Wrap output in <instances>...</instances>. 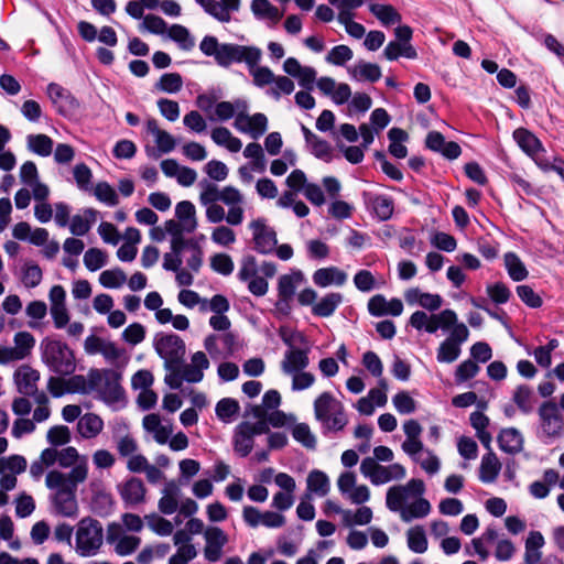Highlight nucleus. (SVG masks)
I'll return each instance as SVG.
<instances>
[{
    "label": "nucleus",
    "mask_w": 564,
    "mask_h": 564,
    "mask_svg": "<svg viewBox=\"0 0 564 564\" xmlns=\"http://www.w3.org/2000/svg\"><path fill=\"white\" fill-rule=\"evenodd\" d=\"M500 469L501 464L497 456L494 453H488L481 458L479 479L482 482H494L498 477Z\"/></svg>",
    "instance_id": "09e8293b"
},
{
    "label": "nucleus",
    "mask_w": 564,
    "mask_h": 564,
    "mask_svg": "<svg viewBox=\"0 0 564 564\" xmlns=\"http://www.w3.org/2000/svg\"><path fill=\"white\" fill-rule=\"evenodd\" d=\"M332 485L327 474L319 469H313L306 477V497H326Z\"/></svg>",
    "instance_id": "c85d7f7f"
},
{
    "label": "nucleus",
    "mask_w": 564,
    "mask_h": 564,
    "mask_svg": "<svg viewBox=\"0 0 564 564\" xmlns=\"http://www.w3.org/2000/svg\"><path fill=\"white\" fill-rule=\"evenodd\" d=\"M212 140L219 147L227 149L231 153H237L242 148V142L239 138L226 127H216L210 132Z\"/></svg>",
    "instance_id": "37998d69"
},
{
    "label": "nucleus",
    "mask_w": 564,
    "mask_h": 564,
    "mask_svg": "<svg viewBox=\"0 0 564 564\" xmlns=\"http://www.w3.org/2000/svg\"><path fill=\"white\" fill-rule=\"evenodd\" d=\"M107 542L113 545L119 556L132 554L141 544V539L134 534H128L119 523H111L107 529Z\"/></svg>",
    "instance_id": "2eb2a0df"
},
{
    "label": "nucleus",
    "mask_w": 564,
    "mask_h": 564,
    "mask_svg": "<svg viewBox=\"0 0 564 564\" xmlns=\"http://www.w3.org/2000/svg\"><path fill=\"white\" fill-rule=\"evenodd\" d=\"M40 378V372L28 364L20 365L12 376L17 391L25 397L36 393Z\"/></svg>",
    "instance_id": "4be33fe9"
},
{
    "label": "nucleus",
    "mask_w": 564,
    "mask_h": 564,
    "mask_svg": "<svg viewBox=\"0 0 564 564\" xmlns=\"http://www.w3.org/2000/svg\"><path fill=\"white\" fill-rule=\"evenodd\" d=\"M104 420L96 413L82 415L77 422V433L84 440L97 437L104 430Z\"/></svg>",
    "instance_id": "f704fd0d"
},
{
    "label": "nucleus",
    "mask_w": 564,
    "mask_h": 564,
    "mask_svg": "<svg viewBox=\"0 0 564 564\" xmlns=\"http://www.w3.org/2000/svg\"><path fill=\"white\" fill-rule=\"evenodd\" d=\"M42 275L41 268L32 261H26L21 268V281L25 288L37 286L42 281Z\"/></svg>",
    "instance_id": "e2e57ef3"
},
{
    "label": "nucleus",
    "mask_w": 564,
    "mask_h": 564,
    "mask_svg": "<svg viewBox=\"0 0 564 564\" xmlns=\"http://www.w3.org/2000/svg\"><path fill=\"white\" fill-rule=\"evenodd\" d=\"M26 142L29 150L40 156H48L53 151V140L46 134H30Z\"/></svg>",
    "instance_id": "13d9d810"
},
{
    "label": "nucleus",
    "mask_w": 564,
    "mask_h": 564,
    "mask_svg": "<svg viewBox=\"0 0 564 564\" xmlns=\"http://www.w3.org/2000/svg\"><path fill=\"white\" fill-rule=\"evenodd\" d=\"M84 350L87 355H101L107 362L113 364L120 359L124 350L118 347L113 341L90 335L84 341Z\"/></svg>",
    "instance_id": "412c9836"
},
{
    "label": "nucleus",
    "mask_w": 564,
    "mask_h": 564,
    "mask_svg": "<svg viewBox=\"0 0 564 564\" xmlns=\"http://www.w3.org/2000/svg\"><path fill=\"white\" fill-rule=\"evenodd\" d=\"M209 360L205 352L196 351L191 358V362L185 365L183 370V378L191 383L200 382L204 378V370L208 369Z\"/></svg>",
    "instance_id": "7c9ffc66"
},
{
    "label": "nucleus",
    "mask_w": 564,
    "mask_h": 564,
    "mask_svg": "<svg viewBox=\"0 0 564 564\" xmlns=\"http://www.w3.org/2000/svg\"><path fill=\"white\" fill-rule=\"evenodd\" d=\"M144 521L150 530L161 536H167L173 532L172 522L156 513L145 516Z\"/></svg>",
    "instance_id": "338daca9"
},
{
    "label": "nucleus",
    "mask_w": 564,
    "mask_h": 564,
    "mask_svg": "<svg viewBox=\"0 0 564 564\" xmlns=\"http://www.w3.org/2000/svg\"><path fill=\"white\" fill-rule=\"evenodd\" d=\"M98 281L106 289H120L127 283V274L120 268H112L102 271Z\"/></svg>",
    "instance_id": "bf43d9fd"
},
{
    "label": "nucleus",
    "mask_w": 564,
    "mask_h": 564,
    "mask_svg": "<svg viewBox=\"0 0 564 564\" xmlns=\"http://www.w3.org/2000/svg\"><path fill=\"white\" fill-rule=\"evenodd\" d=\"M371 13L386 26L399 23L400 13L390 4L373 3L369 7Z\"/></svg>",
    "instance_id": "6e6d98bb"
},
{
    "label": "nucleus",
    "mask_w": 564,
    "mask_h": 564,
    "mask_svg": "<svg viewBox=\"0 0 564 564\" xmlns=\"http://www.w3.org/2000/svg\"><path fill=\"white\" fill-rule=\"evenodd\" d=\"M26 459L21 455H10L0 458V474L20 475L26 469Z\"/></svg>",
    "instance_id": "0e129e2a"
},
{
    "label": "nucleus",
    "mask_w": 564,
    "mask_h": 564,
    "mask_svg": "<svg viewBox=\"0 0 564 564\" xmlns=\"http://www.w3.org/2000/svg\"><path fill=\"white\" fill-rule=\"evenodd\" d=\"M42 360L54 372L66 376L76 369V360L73 350L67 344L52 338H45L41 343Z\"/></svg>",
    "instance_id": "423d86ee"
},
{
    "label": "nucleus",
    "mask_w": 564,
    "mask_h": 564,
    "mask_svg": "<svg viewBox=\"0 0 564 564\" xmlns=\"http://www.w3.org/2000/svg\"><path fill=\"white\" fill-rule=\"evenodd\" d=\"M426 147L435 152H440L443 156L454 160L460 155L462 149L458 143L454 141H446L444 135L438 131L429 132Z\"/></svg>",
    "instance_id": "a878e982"
},
{
    "label": "nucleus",
    "mask_w": 564,
    "mask_h": 564,
    "mask_svg": "<svg viewBox=\"0 0 564 564\" xmlns=\"http://www.w3.org/2000/svg\"><path fill=\"white\" fill-rule=\"evenodd\" d=\"M98 212L94 208H85L69 220V230L75 236L86 235L96 223Z\"/></svg>",
    "instance_id": "ea45409f"
},
{
    "label": "nucleus",
    "mask_w": 564,
    "mask_h": 564,
    "mask_svg": "<svg viewBox=\"0 0 564 564\" xmlns=\"http://www.w3.org/2000/svg\"><path fill=\"white\" fill-rule=\"evenodd\" d=\"M199 50L204 55L213 56L221 67H229L235 63L234 43H219L215 36L207 35L202 40Z\"/></svg>",
    "instance_id": "dca6fc26"
},
{
    "label": "nucleus",
    "mask_w": 564,
    "mask_h": 564,
    "mask_svg": "<svg viewBox=\"0 0 564 564\" xmlns=\"http://www.w3.org/2000/svg\"><path fill=\"white\" fill-rule=\"evenodd\" d=\"M175 216L180 221L182 230L192 232L196 229V209L189 200H182L175 206Z\"/></svg>",
    "instance_id": "c03bdc74"
},
{
    "label": "nucleus",
    "mask_w": 564,
    "mask_h": 564,
    "mask_svg": "<svg viewBox=\"0 0 564 564\" xmlns=\"http://www.w3.org/2000/svg\"><path fill=\"white\" fill-rule=\"evenodd\" d=\"M180 496V487L174 481L167 482L162 490V497L158 503L159 510L164 514L174 513L178 508Z\"/></svg>",
    "instance_id": "a19ab883"
},
{
    "label": "nucleus",
    "mask_w": 564,
    "mask_h": 564,
    "mask_svg": "<svg viewBox=\"0 0 564 564\" xmlns=\"http://www.w3.org/2000/svg\"><path fill=\"white\" fill-rule=\"evenodd\" d=\"M498 443L501 451L509 454H516L521 452L523 448V436L519 430L514 427H507L500 432Z\"/></svg>",
    "instance_id": "79ce46f5"
},
{
    "label": "nucleus",
    "mask_w": 564,
    "mask_h": 564,
    "mask_svg": "<svg viewBox=\"0 0 564 564\" xmlns=\"http://www.w3.org/2000/svg\"><path fill=\"white\" fill-rule=\"evenodd\" d=\"M513 139L518 145L529 155L533 156L542 150L539 139L527 129H517L513 132Z\"/></svg>",
    "instance_id": "8fccbe9b"
},
{
    "label": "nucleus",
    "mask_w": 564,
    "mask_h": 564,
    "mask_svg": "<svg viewBox=\"0 0 564 564\" xmlns=\"http://www.w3.org/2000/svg\"><path fill=\"white\" fill-rule=\"evenodd\" d=\"M250 10L258 20L265 21L270 24H276L283 17V12L269 0H252Z\"/></svg>",
    "instance_id": "4c0bfd02"
},
{
    "label": "nucleus",
    "mask_w": 564,
    "mask_h": 564,
    "mask_svg": "<svg viewBox=\"0 0 564 564\" xmlns=\"http://www.w3.org/2000/svg\"><path fill=\"white\" fill-rule=\"evenodd\" d=\"M46 440L53 447L64 446L72 440L70 430L66 425L52 426L46 433Z\"/></svg>",
    "instance_id": "774afa93"
},
{
    "label": "nucleus",
    "mask_w": 564,
    "mask_h": 564,
    "mask_svg": "<svg viewBox=\"0 0 564 564\" xmlns=\"http://www.w3.org/2000/svg\"><path fill=\"white\" fill-rule=\"evenodd\" d=\"M104 543L101 523L90 517L83 518L76 524L75 552L82 557L95 556Z\"/></svg>",
    "instance_id": "39448f33"
},
{
    "label": "nucleus",
    "mask_w": 564,
    "mask_h": 564,
    "mask_svg": "<svg viewBox=\"0 0 564 564\" xmlns=\"http://www.w3.org/2000/svg\"><path fill=\"white\" fill-rule=\"evenodd\" d=\"M368 310L373 316H400L403 312V303L399 299L387 300L383 295L377 294L369 300Z\"/></svg>",
    "instance_id": "393cba45"
},
{
    "label": "nucleus",
    "mask_w": 564,
    "mask_h": 564,
    "mask_svg": "<svg viewBox=\"0 0 564 564\" xmlns=\"http://www.w3.org/2000/svg\"><path fill=\"white\" fill-rule=\"evenodd\" d=\"M154 349L164 360V369L180 367L185 355V344L175 334L158 335L154 339Z\"/></svg>",
    "instance_id": "9b49d317"
},
{
    "label": "nucleus",
    "mask_w": 564,
    "mask_h": 564,
    "mask_svg": "<svg viewBox=\"0 0 564 564\" xmlns=\"http://www.w3.org/2000/svg\"><path fill=\"white\" fill-rule=\"evenodd\" d=\"M249 422L239 424L235 433V451L240 456H247L253 447V435L250 432Z\"/></svg>",
    "instance_id": "49530a36"
},
{
    "label": "nucleus",
    "mask_w": 564,
    "mask_h": 564,
    "mask_svg": "<svg viewBox=\"0 0 564 564\" xmlns=\"http://www.w3.org/2000/svg\"><path fill=\"white\" fill-rule=\"evenodd\" d=\"M204 556L208 562H217L223 556V549L228 543V535L218 527H209L204 531Z\"/></svg>",
    "instance_id": "5701e85b"
},
{
    "label": "nucleus",
    "mask_w": 564,
    "mask_h": 564,
    "mask_svg": "<svg viewBox=\"0 0 564 564\" xmlns=\"http://www.w3.org/2000/svg\"><path fill=\"white\" fill-rule=\"evenodd\" d=\"M348 74L351 79L357 82L368 80L375 83L381 77V68L375 63L359 61L352 66L348 67Z\"/></svg>",
    "instance_id": "58836bf2"
},
{
    "label": "nucleus",
    "mask_w": 564,
    "mask_h": 564,
    "mask_svg": "<svg viewBox=\"0 0 564 564\" xmlns=\"http://www.w3.org/2000/svg\"><path fill=\"white\" fill-rule=\"evenodd\" d=\"M121 373L113 369H90L91 393H95L96 399L113 411H119L127 404V397L121 386Z\"/></svg>",
    "instance_id": "7ed1b4c3"
},
{
    "label": "nucleus",
    "mask_w": 564,
    "mask_h": 564,
    "mask_svg": "<svg viewBox=\"0 0 564 564\" xmlns=\"http://www.w3.org/2000/svg\"><path fill=\"white\" fill-rule=\"evenodd\" d=\"M372 518V510L367 506H361L356 510L347 509L343 512V525L347 528L367 525L371 522Z\"/></svg>",
    "instance_id": "de8ad7c7"
},
{
    "label": "nucleus",
    "mask_w": 564,
    "mask_h": 564,
    "mask_svg": "<svg viewBox=\"0 0 564 564\" xmlns=\"http://www.w3.org/2000/svg\"><path fill=\"white\" fill-rule=\"evenodd\" d=\"M343 302L340 293H328L316 302L312 307V313L319 317L332 316Z\"/></svg>",
    "instance_id": "a18cd8bd"
},
{
    "label": "nucleus",
    "mask_w": 564,
    "mask_h": 564,
    "mask_svg": "<svg viewBox=\"0 0 564 564\" xmlns=\"http://www.w3.org/2000/svg\"><path fill=\"white\" fill-rule=\"evenodd\" d=\"M204 10L223 23L231 20V13L240 10V0H196Z\"/></svg>",
    "instance_id": "b1692460"
},
{
    "label": "nucleus",
    "mask_w": 564,
    "mask_h": 564,
    "mask_svg": "<svg viewBox=\"0 0 564 564\" xmlns=\"http://www.w3.org/2000/svg\"><path fill=\"white\" fill-rule=\"evenodd\" d=\"M147 131L153 137V141L158 151L162 153H170L176 147V140L167 131L161 129L155 119L147 121Z\"/></svg>",
    "instance_id": "c9c22d12"
},
{
    "label": "nucleus",
    "mask_w": 564,
    "mask_h": 564,
    "mask_svg": "<svg viewBox=\"0 0 564 564\" xmlns=\"http://www.w3.org/2000/svg\"><path fill=\"white\" fill-rule=\"evenodd\" d=\"M84 482L66 479L61 470H50L45 476V486L51 491L52 512L65 518H76L79 511L76 496L77 487Z\"/></svg>",
    "instance_id": "f03ea898"
},
{
    "label": "nucleus",
    "mask_w": 564,
    "mask_h": 564,
    "mask_svg": "<svg viewBox=\"0 0 564 564\" xmlns=\"http://www.w3.org/2000/svg\"><path fill=\"white\" fill-rule=\"evenodd\" d=\"M540 426L547 437H560L564 432V419L557 405L553 402H544L539 408Z\"/></svg>",
    "instance_id": "a211bd4d"
},
{
    "label": "nucleus",
    "mask_w": 564,
    "mask_h": 564,
    "mask_svg": "<svg viewBox=\"0 0 564 564\" xmlns=\"http://www.w3.org/2000/svg\"><path fill=\"white\" fill-rule=\"evenodd\" d=\"M249 110V104L245 99H236L230 101H220L215 105L213 113H209L210 120L227 121L243 111Z\"/></svg>",
    "instance_id": "c756f323"
},
{
    "label": "nucleus",
    "mask_w": 564,
    "mask_h": 564,
    "mask_svg": "<svg viewBox=\"0 0 564 564\" xmlns=\"http://www.w3.org/2000/svg\"><path fill=\"white\" fill-rule=\"evenodd\" d=\"M243 156L251 160L250 169L262 173L265 170V156L262 147L257 142H251L243 149Z\"/></svg>",
    "instance_id": "4d7b16f0"
},
{
    "label": "nucleus",
    "mask_w": 564,
    "mask_h": 564,
    "mask_svg": "<svg viewBox=\"0 0 564 564\" xmlns=\"http://www.w3.org/2000/svg\"><path fill=\"white\" fill-rule=\"evenodd\" d=\"M35 337L26 330H20L13 336V346H3L4 365L29 358L35 347Z\"/></svg>",
    "instance_id": "f3484780"
},
{
    "label": "nucleus",
    "mask_w": 564,
    "mask_h": 564,
    "mask_svg": "<svg viewBox=\"0 0 564 564\" xmlns=\"http://www.w3.org/2000/svg\"><path fill=\"white\" fill-rule=\"evenodd\" d=\"M409 324L416 330H425L429 334H434L438 329L452 330L462 323L458 322V316L453 310L446 308L433 314H427L424 311H415L410 316Z\"/></svg>",
    "instance_id": "1a4fd4ad"
},
{
    "label": "nucleus",
    "mask_w": 564,
    "mask_h": 564,
    "mask_svg": "<svg viewBox=\"0 0 564 564\" xmlns=\"http://www.w3.org/2000/svg\"><path fill=\"white\" fill-rule=\"evenodd\" d=\"M268 123L269 120L264 113L257 112L249 115L248 110H243L237 116L234 127L237 131L257 140L265 133Z\"/></svg>",
    "instance_id": "aec40b11"
},
{
    "label": "nucleus",
    "mask_w": 564,
    "mask_h": 564,
    "mask_svg": "<svg viewBox=\"0 0 564 564\" xmlns=\"http://www.w3.org/2000/svg\"><path fill=\"white\" fill-rule=\"evenodd\" d=\"M360 473L375 486L402 480L406 476V470L403 465L399 463L381 465L371 457H366L361 460Z\"/></svg>",
    "instance_id": "9d476101"
},
{
    "label": "nucleus",
    "mask_w": 564,
    "mask_h": 564,
    "mask_svg": "<svg viewBox=\"0 0 564 564\" xmlns=\"http://www.w3.org/2000/svg\"><path fill=\"white\" fill-rule=\"evenodd\" d=\"M308 364V347L292 348L285 351L281 361V370L289 376L293 372L304 370Z\"/></svg>",
    "instance_id": "cd10ccee"
},
{
    "label": "nucleus",
    "mask_w": 564,
    "mask_h": 564,
    "mask_svg": "<svg viewBox=\"0 0 564 564\" xmlns=\"http://www.w3.org/2000/svg\"><path fill=\"white\" fill-rule=\"evenodd\" d=\"M383 56L388 61H395L401 56L409 59H414L417 57V53L413 45H408L406 43H401L397 41H390L383 50Z\"/></svg>",
    "instance_id": "864d4df0"
},
{
    "label": "nucleus",
    "mask_w": 564,
    "mask_h": 564,
    "mask_svg": "<svg viewBox=\"0 0 564 564\" xmlns=\"http://www.w3.org/2000/svg\"><path fill=\"white\" fill-rule=\"evenodd\" d=\"M142 426L159 444H166L173 432L172 425L163 424L161 417L155 413L145 415L142 420Z\"/></svg>",
    "instance_id": "bb28decb"
},
{
    "label": "nucleus",
    "mask_w": 564,
    "mask_h": 564,
    "mask_svg": "<svg viewBox=\"0 0 564 564\" xmlns=\"http://www.w3.org/2000/svg\"><path fill=\"white\" fill-rule=\"evenodd\" d=\"M304 273L299 269H292L282 274L278 280V296L294 297L296 290L305 283Z\"/></svg>",
    "instance_id": "72a5a7b5"
},
{
    "label": "nucleus",
    "mask_w": 564,
    "mask_h": 564,
    "mask_svg": "<svg viewBox=\"0 0 564 564\" xmlns=\"http://www.w3.org/2000/svg\"><path fill=\"white\" fill-rule=\"evenodd\" d=\"M235 63H245L248 69L262 58V50L254 45L235 44Z\"/></svg>",
    "instance_id": "3c124183"
},
{
    "label": "nucleus",
    "mask_w": 564,
    "mask_h": 564,
    "mask_svg": "<svg viewBox=\"0 0 564 564\" xmlns=\"http://www.w3.org/2000/svg\"><path fill=\"white\" fill-rule=\"evenodd\" d=\"M252 236L253 248L261 254L272 253L278 245L275 230L268 225L267 219L259 217L248 224Z\"/></svg>",
    "instance_id": "4468645a"
},
{
    "label": "nucleus",
    "mask_w": 564,
    "mask_h": 564,
    "mask_svg": "<svg viewBox=\"0 0 564 564\" xmlns=\"http://www.w3.org/2000/svg\"><path fill=\"white\" fill-rule=\"evenodd\" d=\"M46 94L55 107V109L64 117H74L78 109V100L65 88L58 84L51 83L47 85Z\"/></svg>",
    "instance_id": "6ab92c4d"
},
{
    "label": "nucleus",
    "mask_w": 564,
    "mask_h": 564,
    "mask_svg": "<svg viewBox=\"0 0 564 564\" xmlns=\"http://www.w3.org/2000/svg\"><path fill=\"white\" fill-rule=\"evenodd\" d=\"M505 267L513 281H523L528 278L529 271L524 263L514 252H507L503 257Z\"/></svg>",
    "instance_id": "5fc2aeb1"
},
{
    "label": "nucleus",
    "mask_w": 564,
    "mask_h": 564,
    "mask_svg": "<svg viewBox=\"0 0 564 564\" xmlns=\"http://www.w3.org/2000/svg\"><path fill=\"white\" fill-rule=\"evenodd\" d=\"M252 77V84L258 88L269 87L267 94L274 100H279L283 95H291L295 85L294 82L284 75H275L268 66L254 64L249 69Z\"/></svg>",
    "instance_id": "6e6552de"
},
{
    "label": "nucleus",
    "mask_w": 564,
    "mask_h": 564,
    "mask_svg": "<svg viewBox=\"0 0 564 564\" xmlns=\"http://www.w3.org/2000/svg\"><path fill=\"white\" fill-rule=\"evenodd\" d=\"M469 329L465 324L457 325L449 335L441 341L436 350L440 364H453L462 354V345L468 340Z\"/></svg>",
    "instance_id": "f8f14e48"
},
{
    "label": "nucleus",
    "mask_w": 564,
    "mask_h": 564,
    "mask_svg": "<svg viewBox=\"0 0 564 564\" xmlns=\"http://www.w3.org/2000/svg\"><path fill=\"white\" fill-rule=\"evenodd\" d=\"M122 500L130 506L142 503L145 499L147 489L142 480L130 478L118 486Z\"/></svg>",
    "instance_id": "2f4dec72"
},
{
    "label": "nucleus",
    "mask_w": 564,
    "mask_h": 564,
    "mask_svg": "<svg viewBox=\"0 0 564 564\" xmlns=\"http://www.w3.org/2000/svg\"><path fill=\"white\" fill-rule=\"evenodd\" d=\"M424 490V482L416 478L405 485L392 486L387 490L386 506L399 513L403 522L425 518L431 512V503L423 498Z\"/></svg>",
    "instance_id": "f257e3e1"
},
{
    "label": "nucleus",
    "mask_w": 564,
    "mask_h": 564,
    "mask_svg": "<svg viewBox=\"0 0 564 564\" xmlns=\"http://www.w3.org/2000/svg\"><path fill=\"white\" fill-rule=\"evenodd\" d=\"M95 197L107 206H116L119 203L115 188L107 182H99L94 187Z\"/></svg>",
    "instance_id": "69168bd1"
},
{
    "label": "nucleus",
    "mask_w": 564,
    "mask_h": 564,
    "mask_svg": "<svg viewBox=\"0 0 564 564\" xmlns=\"http://www.w3.org/2000/svg\"><path fill=\"white\" fill-rule=\"evenodd\" d=\"M315 419L329 431H340L347 424L344 405L329 392L321 393L314 401Z\"/></svg>",
    "instance_id": "0eeeda50"
},
{
    "label": "nucleus",
    "mask_w": 564,
    "mask_h": 564,
    "mask_svg": "<svg viewBox=\"0 0 564 564\" xmlns=\"http://www.w3.org/2000/svg\"><path fill=\"white\" fill-rule=\"evenodd\" d=\"M545 539L540 531L529 532L524 543L523 562L525 564H538L542 558V547Z\"/></svg>",
    "instance_id": "e433bc0d"
},
{
    "label": "nucleus",
    "mask_w": 564,
    "mask_h": 564,
    "mask_svg": "<svg viewBox=\"0 0 564 564\" xmlns=\"http://www.w3.org/2000/svg\"><path fill=\"white\" fill-rule=\"evenodd\" d=\"M312 279L314 284L319 288L341 286L347 281V274L337 267H326L316 270Z\"/></svg>",
    "instance_id": "473e14b6"
},
{
    "label": "nucleus",
    "mask_w": 564,
    "mask_h": 564,
    "mask_svg": "<svg viewBox=\"0 0 564 564\" xmlns=\"http://www.w3.org/2000/svg\"><path fill=\"white\" fill-rule=\"evenodd\" d=\"M406 540L408 546L412 552L419 554L426 552L429 543L422 527L410 528L406 532Z\"/></svg>",
    "instance_id": "052dcab7"
},
{
    "label": "nucleus",
    "mask_w": 564,
    "mask_h": 564,
    "mask_svg": "<svg viewBox=\"0 0 564 564\" xmlns=\"http://www.w3.org/2000/svg\"><path fill=\"white\" fill-rule=\"evenodd\" d=\"M58 466L62 468H70L69 471L63 475L66 479L76 481H86L88 478V458L79 454L76 447L67 446L58 449Z\"/></svg>",
    "instance_id": "ddd939ff"
},
{
    "label": "nucleus",
    "mask_w": 564,
    "mask_h": 564,
    "mask_svg": "<svg viewBox=\"0 0 564 564\" xmlns=\"http://www.w3.org/2000/svg\"><path fill=\"white\" fill-rule=\"evenodd\" d=\"M215 410L219 420L225 423H230L236 419L240 405L235 399L224 398L216 404Z\"/></svg>",
    "instance_id": "680f3d73"
},
{
    "label": "nucleus",
    "mask_w": 564,
    "mask_h": 564,
    "mask_svg": "<svg viewBox=\"0 0 564 564\" xmlns=\"http://www.w3.org/2000/svg\"><path fill=\"white\" fill-rule=\"evenodd\" d=\"M223 202L227 207L226 223L230 226H238L245 219V196L234 186L219 188L217 185L206 183L202 185L199 193V203L203 206Z\"/></svg>",
    "instance_id": "20e7f679"
},
{
    "label": "nucleus",
    "mask_w": 564,
    "mask_h": 564,
    "mask_svg": "<svg viewBox=\"0 0 564 564\" xmlns=\"http://www.w3.org/2000/svg\"><path fill=\"white\" fill-rule=\"evenodd\" d=\"M166 34L183 51H191L195 46V39L184 25L173 24L169 28Z\"/></svg>",
    "instance_id": "603ef678"
}]
</instances>
